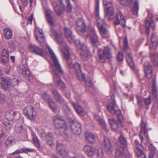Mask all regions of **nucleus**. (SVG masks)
Listing matches in <instances>:
<instances>
[{"label": "nucleus", "mask_w": 158, "mask_h": 158, "mask_svg": "<svg viewBox=\"0 0 158 158\" xmlns=\"http://www.w3.org/2000/svg\"><path fill=\"white\" fill-rule=\"evenodd\" d=\"M38 132L41 137L45 135V131L44 129L40 128L38 130Z\"/></svg>", "instance_id": "nucleus-62"}, {"label": "nucleus", "mask_w": 158, "mask_h": 158, "mask_svg": "<svg viewBox=\"0 0 158 158\" xmlns=\"http://www.w3.org/2000/svg\"><path fill=\"white\" fill-rule=\"evenodd\" d=\"M6 136V135L5 133L3 131H2L1 133H0V142H2Z\"/></svg>", "instance_id": "nucleus-61"}, {"label": "nucleus", "mask_w": 158, "mask_h": 158, "mask_svg": "<svg viewBox=\"0 0 158 158\" xmlns=\"http://www.w3.org/2000/svg\"><path fill=\"white\" fill-rule=\"evenodd\" d=\"M19 117V113L18 112L13 110H8L6 113V119L2 122L3 126L7 130H10L13 125L12 122L17 120Z\"/></svg>", "instance_id": "nucleus-3"}, {"label": "nucleus", "mask_w": 158, "mask_h": 158, "mask_svg": "<svg viewBox=\"0 0 158 158\" xmlns=\"http://www.w3.org/2000/svg\"><path fill=\"white\" fill-rule=\"evenodd\" d=\"M124 58L123 54V53L120 52H118L117 55V59L119 62H122Z\"/></svg>", "instance_id": "nucleus-51"}, {"label": "nucleus", "mask_w": 158, "mask_h": 158, "mask_svg": "<svg viewBox=\"0 0 158 158\" xmlns=\"http://www.w3.org/2000/svg\"><path fill=\"white\" fill-rule=\"evenodd\" d=\"M114 11L113 6L108 7L106 9L105 13L107 16L112 15L114 13Z\"/></svg>", "instance_id": "nucleus-45"}, {"label": "nucleus", "mask_w": 158, "mask_h": 158, "mask_svg": "<svg viewBox=\"0 0 158 158\" xmlns=\"http://www.w3.org/2000/svg\"><path fill=\"white\" fill-rule=\"evenodd\" d=\"M103 3L104 6L107 7L113 6L112 3L107 0H103Z\"/></svg>", "instance_id": "nucleus-59"}, {"label": "nucleus", "mask_w": 158, "mask_h": 158, "mask_svg": "<svg viewBox=\"0 0 158 158\" xmlns=\"http://www.w3.org/2000/svg\"><path fill=\"white\" fill-rule=\"evenodd\" d=\"M23 149V152L25 153H27L28 152H35L34 150L33 149L26 148H24Z\"/></svg>", "instance_id": "nucleus-64"}, {"label": "nucleus", "mask_w": 158, "mask_h": 158, "mask_svg": "<svg viewBox=\"0 0 158 158\" xmlns=\"http://www.w3.org/2000/svg\"><path fill=\"white\" fill-rule=\"evenodd\" d=\"M20 72L27 78L29 80L30 82L31 81L32 79L30 71L28 70L27 67H26L23 65H22Z\"/></svg>", "instance_id": "nucleus-22"}, {"label": "nucleus", "mask_w": 158, "mask_h": 158, "mask_svg": "<svg viewBox=\"0 0 158 158\" xmlns=\"http://www.w3.org/2000/svg\"><path fill=\"white\" fill-rule=\"evenodd\" d=\"M152 44L150 46V52L155 50L158 43V36L156 33H153L151 36Z\"/></svg>", "instance_id": "nucleus-19"}, {"label": "nucleus", "mask_w": 158, "mask_h": 158, "mask_svg": "<svg viewBox=\"0 0 158 158\" xmlns=\"http://www.w3.org/2000/svg\"><path fill=\"white\" fill-rule=\"evenodd\" d=\"M86 140L90 143H94L95 142V137L91 133L87 132L85 134Z\"/></svg>", "instance_id": "nucleus-28"}, {"label": "nucleus", "mask_w": 158, "mask_h": 158, "mask_svg": "<svg viewBox=\"0 0 158 158\" xmlns=\"http://www.w3.org/2000/svg\"><path fill=\"white\" fill-rule=\"evenodd\" d=\"M119 142L121 145V147L123 149L127 146V142L126 138L123 135H120L118 137Z\"/></svg>", "instance_id": "nucleus-29"}, {"label": "nucleus", "mask_w": 158, "mask_h": 158, "mask_svg": "<svg viewBox=\"0 0 158 158\" xmlns=\"http://www.w3.org/2000/svg\"><path fill=\"white\" fill-rule=\"evenodd\" d=\"M34 34L36 39L40 42L44 41L45 36L43 31L38 27H36L34 31Z\"/></svg>", "instance_id": "nucleus-13"}, {"label": "nucleus", "mask_w": 158, "mask_h": 158, "mask_svg": "<svg viewBox=\"0 0 158 158\" xmlns=\"http://www.w3.org/2000/svg\"><path fill=\"white\" fill-rule=\"evenodd\" d=\"M146 26V32L147 35H149L150 33V27H151L154 29L155 28V24L154 23L153 20L150 19V21H149L148 20H147L145 23Z\"/></svg>", "instance_id": "nucleus-23"}, {"label": "nucleus", "mask_w": 158, "mask_h": 158, "mask_svg": "<svg viewBox=\"0 0 158 158\" xmlns=\"http://www.w3.org/2000/svg\"><path fill=\"white\" fill-rule=\"evenodd\" d=\"M98 29L102 36L103 37H105L107 33L105 27H102V28H100V29Z\"/></svg>", "instance_id": "nucleus-50"}, {"label": "nucleus", "mask_w": 158, "mask_h": 158, "mask_svg": "<svg viewBox=\"0 0 158 158\" xmlns=\"http://www.w3.org/2000/svg\"><path fill=\"white\" fill-rule=\"evenodd\" d=\"M4 34L5 38L7 39L11 38L12 36V32L11 29L6 28L4 30Z\"/></svg>", "instance_id": "nucleus-38"}, {"label": "nucleus", "mask_w": 158, "mask_h": 158, "mask_svg": "<svg viewBox=\"0 0 158 158\" xmlns=\"http://www.w3.org/2000/svg\"><path fill=\"white\" fill-rule=\"evenodd\" d=\"M98 54L102 62H104L106 58L110 60L112 57L111 50L108 46L105 47L103 50L99 49L98 50Z\"/></svg>", "instance_id": "nucleus-6"}, {"label": "nucleus", "mask_w": 158, "mask_h": 158, "mask_svg": "<svg viewBox=\"0 0 158 158\" xmlns=\"http://www.w3.org/2000/svg\"><path fill=\"white\" fill-rule=\"evenodd\" d=\"M31 114H28L29 116H26L29 119L31 120H33L35 118V113L33 110L32 112L31 113Z\"/></svg>", "instance_id": "nucleus-52"}, {"label": "nucleus", "mask_w": 158, "mask_h": 158, "mask_svg": "<svg viewBox=\"0 0 158 158\" xmlns=\"http://www.w3.org/2000/svg\"><path fill=\"white\" fill-rule=\"evenodd\" d=\"M123 149H117L115 152V158H122L123 156Z\"/></svg>", "instance_id": "nucleus-46"}, {"label": "nucleus", "mask_w": 158, "mask_h": 158, "mask_svg": "<svg viewBox=\"0 0 158 158\" xmlns=\"http://www.w3.org/2000/svg\"><path fill=\"white\" fill-rule=\"evenodd\" d=\"M143 100L145 103V105L146 106L149 105L151 102V100L150 97L147 98H143Z\"/></svg>", "instance_id": "nucleus-55"}, {"label": "nucleus", "mask_w": 158, "mask_h": 158, "mask_svg": "<svg viewBox=\"0 0 158 158\" xmlns=\"http://www.w3.org/2000/svg\"><path fill=\"white\" fill-rule=\"evenodd\" d=\"M95 148L89 145H85L83 148L84 151L89 156H92L94 154Z\"/></svg>", "instance_id": "nucleus-24"}, {"label": "nucleus", "mask_w": 158, "mask_h": 158, "mask_svg": "<svg viewBox=\"0 0 158 158\" xmlns=\"http://www.w3.org/2000/svg\"><path fill=\"white\" fill-rule=\"evenodd\" d=\"M46 46L53 63V68L54 73V81L57 84L58 87L62 89L64 87L65 84L61 80L59 73L63 74L64 71L53 50L47 44Z\"/></svg>", "instance_id": "nucleus-1"}, {"label": "nucleus", "mask_w": 158, "mask_h": 158, "mask_svg": "<svg viewBox=\"0 0 158 158\" xmlns=\"http://www.w3.org/2000/svg\"><path fill=\"white\" fill-rule=\"evenodd\" d=\"M64 104V105L62 106L63 109L64 110H65L66 111H70V109L68 107V105H67L66 103H65V101H64V103L62 104Z\"/></svg>", "instance_id": "nucleus-63"}, {"label": "nucleus", "mask_w": 158, "mask_h": 158, "mask_svg": "<svg viewBox=\"0 0 158 158\" xmlns=\"http://www.w3.org/2000/svg\"><path fill=\"white\" fill-rule=\"evenodd\" d=\"M65 34L68 41L70 43H74L76 40H75L74 36L73 35L72 31L70 29L65 27L64 28Z\"/></svg>", "instance_id": "nucleus-18"}, {"label": "nucleus", "mask_w": 158, "mask_h": 158, "mask_svg": "<svg viewBox=\"0 0 158 158\" xmlns=\"http://www.w3.org/2000/svg\"><path fill=\"white\" fill-rule=\"evenodd\" d=\"M143 98H142L140 97H137V101L138 105L139 107L141 108L143 106Z\"/></svg>", "instance_id": "nucleus-56"}, {"label": "nucleus", "mask_w": 158, "mask_h": 158, "mask_svg": "<svg viewBox=\"0 0 158 158\" xmlns=\"http://www.w3.org/2000/svg\"><path fill=\"white\" fill-rule=\"evenodd\" d=\"M61 8L67 12L72 11V7L69 0H60Z\"/></svg>", "instance_id": "nucleus-15"}, {"label": "nucleus", "mask_w": 158, "mask_h": 158, "mask_svg": "<svg viewBox=\"0 0 158 158\" xmlns=\"http://www.w3.org/2000/svg\"><path fill=\"white\" fill-rule=\"evenodd\" d=\"M19 81L18 79H14L11 83V86L15 87L18 85Z\"/></svg>", "instance_id": "nucleus-58"}, {"label": "nucleus", "mask_w": 158, "mask_h": 158, "mask_svg": "<svg viewBox=\"0 0 158 158\" xmlns=\"http://www.w3.org/2000/svg\"><path fill=\"white\" fill-rule=\"evenodd\" d=\"M61 51L62 52V56L63 59L66 60V63L69 68L73 67L76 71L77 77L79 80L82 81L85 78V75L81 72V65L78 63H76L74 65L72 64V59L70 56V53L68 47L64 44L61 45Z\"/></svg>", "instance_id": "nucleus-2"}, {"label": "nucleus", "mask_w": 158, "mask_h": 158, "mask_svg": "<svg viewBox=\"0 0 158 158\" xmlns=\"http://www.w3.org/2000/svg\"><path fill=\"white\" fill-rule=\"evenodd\" d=\"M109 122L112 130L116 131L118 128V124L116 121L114 119H109Z\"/></svg>", "instance_id": "nucleus-33"}, {"label": "nucleus", "mask_w": 158, "mask_h": 158, "mask_svg": "<svg viewBox=\"0 0 158 158\" xmlns=\"http://www.w3.org/2000/svg\"><path fill=\"white\" fill-rule=\"evenodd\" d=\"M139 9V3L138 1L136 0L135 1L133 6L132 10L133 14L135 15H137Z\"/></svg>", "instance_id": "nucleus-41"}, {"label": "nucleus", "mask_w": 158, "mask_h": 158, "mask_svg": "<svg viewBox=\"0 0 158 158\" xmlns=\"http://www.w3.org/2000/svg\"><path fill=\"white\" fill-rule=\"evenodd\" d=\"M72 105L73 106L75 110L79 114L82 115L83 114L84 111L82 108L77 104H75L72 102Z\"/></svg>", "instance_id": "nucleus-34"}, {"label": "nucleus", "mask_w": 158, "mask_h": 158, "mask_svg": "<svg viewBox=\"0 0 158 158\" xmlns=\"http://www.w3.org/2000/svg\"><path fill=\"white\" fill-rule=\"evenodd\" d=\"M42 98L46 102H48L49 101L50 99H52L51 98L47 93L44 92L41 95Z\"/></svg>", "instance_id": "nucleus-49"}, {"label": "nucleus", "mask_w": 158, "mask_h": 158, "mask_svg": "<svg viewBox=\"0 0 158 158\" xmlns=\"http://www.w3.org/2000/svg\"><path fill=\"white\" fill-rule=\"evenodd\" d=\"M140 135L139 137L142 142H143V135H144L146 136L148 139V137L146 135H147V134L146 133V124L144 122H142L141 124V130L140 131Z\"/></svg>", "instance_id": "nucleus-26"}, {"label": "nucleus", "mask_w": 158, "mask_h": 158, "mask_svg": "<svg viewBox=\"0 0 158 158\" xmlns=\"http://www.w3.org/2000/svg\"><path fill=\"white\" fill-rule=\"evenodd\" d=\"M116 104L110 102V103L107 106V108L111 114H115L117 110H115V107L116 106Z\"/></svg>", "instance_id": "nucleus-37"}, {"label": "nucleus", "mask_w": 158, "mask_h": 158, "mask_svg": "<svg viewBox=\"0 0 158 158\" xmlns=\"http://www.w3.org/2000/svg\"><path fill=\"white\" fill-rule=\"evenodd\" d=\"M15 131L17 133L21 134L25 131L23 126L21 124H17L15 127Z\"/></svg>", "instance_id": "nucleus-44"}, {"label": "nucleus", "mask_w": 158, "mask_h": 158, "mask_svg": "<svg viewBox=\"0 0 158 158\" xmlns=\"http://www.w3.org/2000/svg\"><path fill=\"white\" fill-rule=\"evenodd\" d=\"M57 152L63 158L67 157L68 155V153L63 145V144L57 142L56 145Z\"/></svg>", "instance_id": "nucleus-11"}, {"label": "nucleus", "mask_w": 158, "mask_h": 158, "mask_svg": "<svg viewBox=\"0 0 158 158\" xmlns=\"http://www.w3.org/2000/svg\"><path fill=\"white\" fill-rule=\"evenodd\" d=\"M94 118L98 121L103 129L106 130V123L104 120L100 118L98 115L97 114H94Z\"/></svg>", "instance_id": "nucleus-30"}, {"label": "nucleus", "mask_w": 158, "mask_h": 158, "mask_svg": "<svg viewBox=\"0 0 158 158\" xmlns=\"http://www.w3.org/2000/svg\"><path fill=\"white\" fill-rule=\"evenodd\" d=\"M81 125L77 121H73L70 125L71 129L75 135H80L81 132Z\"/></svg>", "instance_id": "nucleus-10"}, {"label": "nucleus", "mask_w": 158, "mask_h": 158, "mask_svg": "<svg viewBox=\"0 0 158 158\" xmlns=\"http://www.w3.org/2000/svg\"><path fill=\"white\" fill-rule=\"evenodd\" d=\"M52 4L54 10L56 14L58 15H61L62 13V11L59 9V6L57 5L56 2H55Z\"/></svg>", "instance_id": "nucleus-47"}, {"label": "nucleus", "mask_w": 158, "mask_h": 158, "mask_svg": "<svg viewBox=\"0 0 158 158\" xmlns=\"http://www.w3.org/2000/svg\"><path fill=\"white\" fill-rule=\"evenodd\" d=\"M33 110V107L31 106H28L23 109V113L25 115L29 116L28 114H31Z\"/></svg>", "instance_id": "nucleus-39"}, {"label": "nucleus", "mask_w": 158, "mask_h": 158, "mask_svg": "<svg viewBox=\"0 0 158 158\" xmlns=\"http://www.w3.org/2000/svg\"><path fill=\"white\" fill-rule=\"evenodd\" d=\"M28 48L31 52L35 53L43 56H44L47 53V51L44 50L42 48H40L32 44L29 45Z\"/></svg>", "instance_id": "nucleus-7"}, {"label": "nucleus", "mask_w": 158, "mask_h": 158, "mask_svg": "<svg viewBox=\"0 0 158 158\" xmlns=\"http://www.w3.org/2000/svg\"><path fill=\"white\" fill-rule=\"evenodd\" d=\"M1 84L2 88L5 91L9 90L11 88L10 80L8 78H2Z\"/></svg>", "instance_id": "nucleus-16"}, {"label": "nucleus", "mask_w": 158, "mask_h": 158, "mask_svg": "<svg viewBox=\"0 0 158 158\" xmlns=\"http://www.w3.org/2000/svg\"><path fill=\"white\" fill-rule=\"evenodd\" d=\"M135 144L136 147L135 152L138 158H146L145 154L143 153V148L142 145L139 144V142L137 140L135 141Z\"/></svg>", "instance_id": "nucleus-9"}, {"label": "nucleus", "mask_w": 158, "mask_h": 158, "mask_svg": "<svg viewBox=\"0 0 158 158\" xmlns=\"http://www.w3.org/2000/svg\"><path fill=\"white\" fill-rule=\"evenodd\" d=\"M32 139L35 146L38 148L39 151H41V150L40 148V144L38 139L36 136L35 135H32Z\"/></svg>", "instance_id": "nucleus-42"}, {"label": "nucleus", "mask_w": 158, "mask_h": 158, "mask_svg": "<svg viewBox=\"0 0 158 158\" xmlns=\"http://www.w3.org/2000/svg\"><path fill=\"white\" fill-rule=\"evenodd\" d=\"M98 26V29L105 27L106 23L104 20L98 17L97 20Z\"/></svg>", "instance_id": "nucleus-43"}, {"label": "nucleus", "mask_w": 158, "mask_h": 158, "mask_svg": "<svg viewBox=\"0 0 158 158\" xmlns=\"http://www.w3.org/2000/svg\"><path fill=\"white\" fill-rule=\"evenodd\" d=\"M123 45L124 48V50L125 51L127 50L128 46V41L126 37H125L124 38Z\"/></svg>", "instance_id": "nucleus-60"}, {"label": "nucleus", "mask_w": 158, "mask_h": 158, "mask_svg": "<svg viewBox=\"0 0 158 158\" xmlns=\"http://www.w3.org/2000/svg\"><path fill=\"white\" fill-rule=\"evenodd\" d=\"M75 44L76 47L81 50L80 53L81 58L83 61L87 60L89 57V52L86 45L81 44L80 40H76Z\"/></svg>", "instance_id": "nucleus-4"}, {"label": "nucleus", "mask_w": 158, "mask_h": 158, "mask_svg": "<svg viewBox=\"0 0 158 158\" xmlns=\"http://www.w3.org/2000/svg\"><path fill=\"white\" fill-rule=\"evenodd\" d=\"M144 69L147 77L148 78H151L152 75V66L148 62L145 63L144 64Z\"/></svg>", "instance_id": "nucleus-20"}, {"label": "nucleus", "mask_w": 158, "mask_h": 158, "mask_svg": "<svg viewBox=\"0 0 158 158\" xmlns=\"http://www.w3.org/2000/svg\"><path fill=\"white\" fill-rule=\"evenodd\" d=\"M126 20L124 19V16L120 11L116 14L115 20L114 21V25H116L120 24L121 23L123 27H126Z\"/></svg>", "instance_id": "nucleus-8"}, {"label": "nucleus", "mask_w": 158, "mask_h": 158, "mask_svg": "<svg viewBox=\"0 0 158 158\" xmlns=\"http://www.w3.org/2000/svg\"><path fill=\"white\" fill-rule=\"evenodd\" d=\"M49 106L54 112L56 111L58 105L56 104L55 102L53 101L52 99H50L49 101L48 102Z\"/></svg>", "instance_id": "nucleus-36"}, {"label": "nucleus", "mask_w": 158, "mask_h": 158, "mask_svg": "<svg viewBox=\"0 0 158 158\" xmlns=\"http://www.w3.org/2000/svg\"><path fill=\"white\" fill-rule=\"evenodd\" d=\"M149 148L150 150L149 154H150L151 153L156 154L155 152L156 149L153 145L150 144L149 146Z\"/></svg>", "instance_id": "nucleus-54"}, {"label": "nucleus", "mask_w": 158, "mask_h": 158, "mask_svg": "<svg viewBox=\"0 0 158 158\" xmlns=\"http://www.w3.org/2000/svg\"><path fill=\"white\" fill-rule=\"evenodd\" d=\"M95 153L98 158H102L104 156V152L103 150L101 148L95 149Z\"/></svg>", "instance_id": "nucleus-40"}, {"label": "nucleus", "mask_w": 158, "mask_h": 158, "mask_svg": "<svg viewBox=\"0 0 158 158\" xmlns=\"http://www.w3.org/2000/svg\"><path fill=\"white\" fill-rule=\"evenodd\" d=\"M76 29L77 31L82 32H84L85 31L86 25L83 19L79 18L77 20Z\"/></svg>", "instance_id": "nucleus-17"}, {"label": "nucleus", "mask_w": 158, "mask_h": 158, "mask_svg": "<svg viewBox=\"0 0 158 158\" xmlns=\"http://www.w3.org/2000/svg\"><path fill=\"white\" fill-rule=\"evenodd\" d=\"M51 32H52L51 36L52 37H55L56 40L58 43H61L62 42V39L61 36L52 28L51 29Z\"/></svg>", "instance_id": "nucleus-31"}, {"label": "nucleus", "mask_w": 158, "mask_h": 158, "mask_svg": "<svg viewBox=\"0 0 158 158\" xmlns=\"http://www.w3.org/2000/svg\"><path fill=\"white\" fill-rule=\"evenodd\" d=\"M103 144L106 152L111 154L113 150L112 144L109 139L106 136L104 137Z\"/></svg>", "instance_id": "nucleus-14"}, {"label": "nucleus", "mask_w": 158, "mask_h": 158, "mask_svg": "<svg viewBox=\"0 0 158 158\" xmlns=\"http://www.w3.org/2000/svg\"><path fill=\"white\" fill-rule=\"evenodd\" d=\"M53 121L55 128L57 129H63L67 130L68 128L63 118L60 115H56L53 118Z\"/></svg>", "instance_id": "nucleus-5"}, {"label": "nucleus", "mask_w": 158, "mask_h": 158, "mask_svg": "<svg viewBox=\"0 0 158 158\" xmlns=\"http://www.w3.org/2000/svg\"><path fill=\"white\" fill-rule=\"evenodd\" d=\"M52 12L49 9H47L45 11L46 18L48 22L52 26L54 25L53 17L52 16Z\"/></svg>", "instance_id": "nucleus-25"}, {"label": "nucleus", "mask_w": 158, "mask_h": 158, "mask_svg": "<svg viewBox=\"0 0 158 158\" xmlns=\"http://www.w3.org/2000/svg\"><path fill=\"white\" fill-rule=\"evenodd\" d=\"M47 143L51 146L54 144V138L51 132L48 133L46 135Z\"/></svg>", "instance_id": "nucleus-27"}, {"label": "nucleus", "mask_w": 158, "mask_h": 158, "mask_svg": "<svg viewBox=\"0 0 158 158\" xmlns=\"http://www.w3.org/2000/svg\"><path fill=\"white\" fill-rule=\"evenodd\" d=\"M13 142V140L11 139L10 138H9L6 140L5 142V145L7 147L11 145L12 144V143Z\"/></svg>", "instance_id": "nucleus-57"}, {"label": "nucleus", "mask_w": 158, "mask_h": 158, "mask_svg": "<svg viewBox=\"0 0 158 158\" xmlns=\"http://www.w3.org/2000/svg\"><path fill=\"white\" fill-rule=\"evenodd\" d=\"M83 80H84L85 84L87 86L91 87L92 86V83L91 79L89 78H87V79H85V78L83 79L82 81Z\"/></svg>", "instance_id": "nucleus-53"}, {"label": "nucleus", "mask_w": 158, "mask_h": 158, "mask_svg": "<svg viewBox=\"0 0 158 158\" xmlns=\"http://www.w3.org/2000/svg\"><path fill=\"white\" fill-rule=\"evenodd\" d=\"M117 115V117L118 120L119 121L120 123L121 124L122 121L123 120V117L121 114L120 110H117L115 113Z\"/></svg>", "instance_id": "nucleus-48"}, {"label": "nucleus", "mask_w": 158, "mask_h": 158, "mask_svg": "<svg viewBox=\"0 0 158 158\" xmlns=\"http://www.w3.org/2000/svg\"><path fill=\"white\" fill-rule=\"evenodd\" d=\"M51 91L54 98L56 100L59 102L60 104L64 103V100L61 95L57 90L55 89H52Z\"/></svg>", "instance_id": "nucleus-21"}, {"label": "nucleus", "mask_w": 158, "mask_h": 158, "mask_svg": "<svg viewBox=\"0 0 158 158\" xmlns=\"http://www.w3.org/2000/svg\"><path fill=\"white\" fill-rule=\"evenodd\" d=\"M126 59L128 65L131 69H133L134 68V64L133 59L131 55L129 53H127Z\"/></svg>", "instance_id": "nucleus-32"}, {"label": "nucleus", "mask_w": 158, "mask_h": 158, "mask_svg": "<svg viewBox=\"0 0 158 158\" xmlns=\"http://www.w3.org/2000/svg\"><path fill=\"white\" fill-rule=\"evenodd\" d=\"M154 50H152V52H151V58L153 64L154 66H156L158 64V55H157L154 53H152Z\"/></svg>", "instance_id": "nucleus-35"}, {"label": "nucleus", "mask_w": 158, "mask_h": 158, "mask_svg": "<svg viewBox=\"0 0 158 158\" xmlns=\"http://www.w3.org/2000/svg\"><path fill=\"white\" fill-rule=\"evenodd\" d=\"M89 35L90 38V40L92 45L94 48H97L96 44L98 42L99 39L95 32L94 28H93L89 32Z\"/></svg>", "instance_id": "nucleus-12"}]
</instances>
